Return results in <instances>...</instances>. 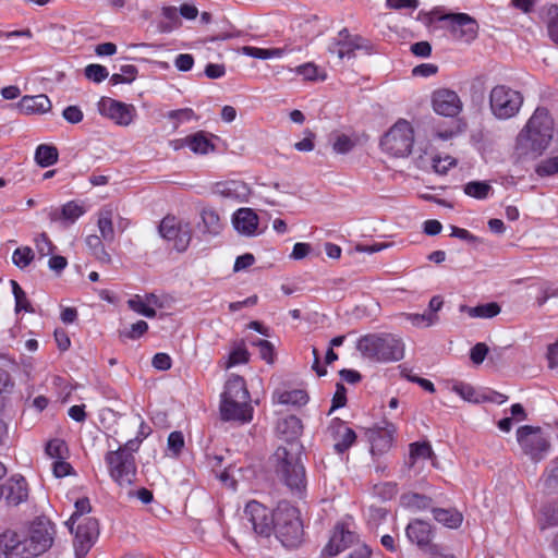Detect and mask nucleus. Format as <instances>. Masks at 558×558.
Wrapping results in <instances>:
<instances>
[{"instance_id":"1","label":"nucleus","mask_w":558,"mask_h":558,"mask_svg":"<svg viewBox=\"0 0 558 558\" xmlns=\"http://www.w3.org/2000/svg\"><path fill=\"white\" fill-rule=\"evenodd\" d=\"M53 535V524L45 517L35 519L23 537L7 530L0 534V558H35L51 547Z\"/></svg>"},{"instance_id":"2","label":"nucleus","mask_w":558,"mask_h":558,"mask_svg":"<svg viewBox=\"0 0 558 558\" xmlns=\"http://www.w3.org/2000/svg\"><path fill=\"white\" fill-rule=\"evenodd\" d=\"M363 357L375 362L399 361L404 356L401 339L391 333H369L361 337L356 343Z\"/></svg>"},{"instance_id":"3","label":"nucleus","mask_w":558,"mask_h":558,"mask_svg":"<svg viewBox=\"0 0 558 558\" xmlns=\"http://www.w3.org/2000/svg\"><path fill=\"white\" fill-rule=\"evenodd\" d=\"M554 121L549 111L538 107L518 136V143L533 153L542 154L553 140Z\"/></svg>"},{"instance_id":"4","label":"nucleus","mask_w":558,"mask_h":558,"mask_svg":"<svg viewBox=\"0 0 558 558\" xmlns=\"http://www.w3.org/2000/svg\"><path fill=\"white\" fill-rule=\"evenodd\" d=\"M274 529L277 538L288 549L302 543L303 525L298 508L288 501H280L274 510Z\"/></svg>"},{"instance_id":"5","label":"nucleus","mask_w":558,"mask_h":558,"mask_svg":"<svg viewBox=\"0 0 558 558\" xmlns=\"http://www.w3.org/2000/svg\"><path fill=\"white\" fill-rule=\"evenodd\" d=\"M287 447H278L272 454V465L277 476L293 492L301 493L305 488V469L298 453Z\"/></svg>"},{"instance_id":"6","label":"nucleus","mask_w":558,"mask_h":558,"mask_svg":"<svg viewBox=\"0 0 558 558\" xmlns=\"http://www.w3.org/2000/svg\"><path fill=\"white\" fill-rule=\"evenodd\" d=\"M523 95L507 85H496L489 93V109L498 120H508L515 117L522 105Z\"/></svg>"},{"instance_id":"7","label":"nucleus","mask_w":558,"mask_h":558,"mask_svg":"<svg viewBox=\"0 0 558 558\" xmlns=\"http://www.w3.org/2000/svg\"><path fill=\"white\" fill-rule=\"evenodd\" d=\"M413 143L412 125L407 120L400 119L383 136L380 146L393 157H405L411 153Z\"/></svg>"},{"instance_id":"8","label":"nucleus","mask_w":558,"mask_h":558,"mask_svg":"<svg viewBox=\"0 0 558 558\" xmlns=\"http://www.w3.org/2000/svg\"><path fill=\"white\" fill-rule=\"evenodd\" d=\"M105 461L110 477L121 487L131 486L136 480L135 458L123 450H112L106 453Z\"/></svg>"},{"instance_id":"9","label":"nucleus","mask_w":558,"mask_h":558,"mask_svg":"<svg viewBox=\"0 0 558 558\" xmlns=\"http://www.w3.org/2000/svg\"><path fill=\"white\" fill-rule=\"evenodd\" d=\"M517 440L522 451L536 462L544 459L550 447V442L542 428L530 425L518 428Z\"/></svg>"},{"instance_id":"10","label":"nucleus","mask_w":558,"mask_h":558,"mask_svg":"<svg viewBox=\"0 0 558 558\" xmlns=\"http://www.w3.org/2000/svg\"><path fill=\"white\" fill-rule=\"evenodd\" d=\"M159 234L167 241L173 242V247L178 252H184L192 240V230L190 223H183L174 216H166L159 223Z\"/></svg>"},{"instance_id":"11","label":"nucleus","mask_w":558,"mask_h":558,"mask_svg":"<svg viewBox=\"0 0 558 558\" xmlns=\"http://www.w3.org/2000/svg\"><path fill=\"white\" fill-rule=\"evenodd\" d=\"M438 20L449 22V32L454 39L471 43L477 37L478 24L466 13H444Z\"/></svg>"},{"instance_id":"12","label":"nucleus","mask_w":558,"mask_h":558,"mask_svg":"<svg viewBox=\"0 0 558 558\" xmlns=\"http://www.w3.org/2000/svg\"><path fill=\"white\" fill-rule=\"evenodd\" d=\"M243 519L257 535L267 537L274 530V512L256 500L246 504Z\"/></svg>"},{"instance_id":"13","label":"nucleus","mask_w":558,"mask_h":558,"mask_svg":"<svg viewBox=\"0 0 558 558\" xmlns=\"http://www.w3.org/2000/svg\"><path fill=\"white\" fill-rule=\"evenodd\" d=\"M75 524L76 530L73 542L75 558H84L99 535L98 521L95 518H85Z\"/></svg>"},{"instance_id":"14","label":"nucleus","mask_w":558,"mask_h":558,"mask_svg":"<svg viewBox=\"0 0 558 558\" xmlns=\"http://www.w3.org/2000/svg\"><path fill=\"white\" fill-rule=\"evenodd\" d=\"M98 110L101 116L111 119L116 124L128 126L135 117V108L112 98L102 97L98 102Z\"/></svg>"},{"instance_id":"15","label":"nucleus","mask_w":558,"mask_h":558,"mask_svg":"<svg viewBox=\"0 0 558 558\" xmlns=\"http://www.w3.org/2000/svg\"><path fill=\"white\" fill-rule=\"evenodd\" d=\"M405 532L410 542L415 543L421 549L428 554H438L439 545L432 543L433 531L429 523L414 520L409 523Z\"/></svg>"},{"instance_id":"16","label":"nucleus","mask_w":558,"mask_h":558,"mask_svg":"<svg viewBox=\"0 0 558 558\" xmlns=\"http://www.w3.org/2000/svg\"><path fill=\"white\" fill-rule=\"evenodd\" d=\"M220 415L223 421H235L241 424L250 423L253 418L251 399L244 402L235 399H221Z\"/></svg>"},{"instance_id":"17","label":"nucleus","mask_w":558,"mask_h":558,"mask_svg":"<svg viewBox=\"0 0 558 558\" xmlns=\"http://www.w3.org/2000/svg\"><path fill=\"white\" fill-rule=\"evenodd\" d=\"M434 110L445 117H456L462 110V101L458 94L451 89L441 88L433 93Z\"/></svg>"},{"instance_id":"18","label":"nucleus","mask_w":558,"mask_h":558,"mask_svg":"<svg viewBox=\"0 0 558 558\" xmlns=\"http://www.w3.org/2000/svg\"><path fill=\"white\" fill-rule=\"evenodd\" d=\"M327 434L335 441L333 447L338 453L347 451L356 440L355 432L338 417L331 420Z\"/></svg>"},{"instance_id":"19","label":"nucleus","mask_w":558,"mask_h":558,"mask_svg":"<svg viewBox=\"0 0 558 558\" xmlns=\"http://www.w3.org/2000/svg\"><path fill=\"white\" fill-rule=\"evenodd\" d=\"M357 535L349 530H345L343 525H337L328 542L323 549V556L332 557L339 553L354 546L357 543Z\"/></svg>"},{"instance_id":"20","label":"nucleus","mask_w":558,"mask_h":558,"mask_svg":"<svg viewBox=\"0 0 558 558\" xmlns=\"http://www.w3.org/2000/svg\"><path fill=\"white\" fill-rule=\"evenodd\" d=\"M211 134L205 131H198L187 135L184 138L175 140L172 146L175 150L189 147L194 154L205 155L215 150V144L211 142Z\"/></svg>"},{"instance_id":"21","label":"nucleus","mask_w":558,"mask_h":558,"mask_svg":"<svg viewBox=\"0 0 558 558\" xmlns=\"http://www.w3.org/2000/svg\"><path fill=\"white\" fill-rule=\"evenodd\" d=\"M0 490L9 506H19L28 497L27 483L22 476H12Z\"/></svg>"},{"instance_id":"22","label":"nucleus","mask_w":558,"mask_h":558,"mask_svg":"<svg viewBox=\"0 0 558 558\" xmlns=\"http://www.w3.org/2000/svg\"><path fill=\"white\" fill-rule=\"evenodd\" d=\"M214 193L225 198L244 202L250 195V187L243 181L229 180L223 182H217L214 185Z\"/></svg>"},{"instance_id":"23","label":"nucleus","mask_w":558,"mask_h":558,"mask_svg":"<svg viewBox=\"0 0 558 558\" xmlns=\"http://www.w3.org/2000/svg\"><path fill=\"white\" fill-rule=\"evenodd\" d=\"M232 223L239 233L253 236L258 228V216L252 208H240L234 213Z\"/></svg>"},{"instance_id":"24","label":"nucleus","mask_w":558,"mask_h":558,"mask_svg":"<svg viewBox=\"0 0 558 558\" xmlns=\"http://www.w3.org/2000/svg\"><path fill=\"white\" fill-rule=\"evenodd\" d=\"M16 106L23 114H43L50 111L52 107L50 99L44 94L24 96Z\"/></svg>"},{"instance_id":"25","label":"nucleus","mask_w":558,"mask_h":558,"mask_svg":"<svg viewBox=\"0 0 558 558\" xmlns=\"http://www.w3.org/2000/svg\"><path fill=\"white\" fill-rule=\"evenodd\" d=\"M221 399H235L243 402L251 399L250 392L243 377L231 375L225 385V391Z\"/></svg>"},{"instance_id":"26","label":"nucleus","mask_w":558,"mask_h":558,"mask_svg":"<svg viewBox=\"0 0 558 558\" xmlns=\"http://www.w3.org/2000/svg\"><path fill=\"white\" fill-rule=\"evenodd\" d=\"M362 38L359 36L352 37L347 28L339 32V41L337 54L340 59H351L355 56L354 51L362 48Z\"/></svg>"},{"instance_id":"27","label":"nucleus","mask_w":558,"mask_h":558,"mask_svg":"<svg viewBox=\"0 0 558 558\" xmlns=\"http://www.w3.org/2000/svg\"><path fill=\"white\" fill-rule=\"evenodd\" d=\"M112 217L113 209L111 206H105L98 213L97 226L100 232V236L107 243H112L114 241Z\"/></svg>"},{"instance_id":"28","label":"nucleus","mask_w":558,"mask_h":558,"mask_svg":"<svg viewBox=\"0 0 558 558\" xmlns=\"http://www.w3.org/2000/svg\"><path fill=\"white\" fill-rule=\"evenodd\" d=\"M84 213L85 209L81 205L72 201L64 204L60 209H52L49 213V219L51 221L65 220L69 222H74Z\"/></svg>"},{"instance_id":"29","label":"nucleus","mask_w":558,"mask_h":558,"mask_svg":"<svg viewBox=\"0 0 558 558\" xmlns=\"http://www.w3.org/2000/svg\"><path fill=\"white\" fill-rule=\"evenodd\" d=\"M303 429L302 421L295 415H289L278 422L277 430L286 440H293L301 435Z\"/></svg>"},{"instance_id":"30","label":"nucleus","mask_w":558,"mask_h":558,"mask_svg":"<svg viewBox=\"0 0 558 558\" xmlns=\"http://www.w3.org/2000/svg\"><path fill=\"white\" fill-rule=\"evenodd\" d=\"M434 519L450 529H457L461 525L463 517L456 509L432 508Z\"/></svg>"},{"instance_id":"31","label":"nucleus","mask_w":558,"mask_h":558,"mask_svg":"<svg viewBox=\"0 0 558 558\" xmlns=\"http://www.w3.org/2000/svg\"><path fill=\"white\" fill-rule=\"evenodd\" d=\"M460 311L466 312L469 314V316L473 317V318H477V317L478 318H493L500 313L501 307L498 303L490 302V303L481 304V305H477L474 307L461 305Z\"/></svg>"},{"instance_id":"32","label":"nucleus","mask_w":558,"mask_h":558,"mask_svg":"<svg viewBox=\"0 0 558 558\" xmlns=\"http://www.w3.org/2000/svg\"><path fill=\"white\" fill-rule=\"evenodd\" d=\"M203 222V232L217 235L222 229L220 216L213 208H204L201 213Z\"/></svg>"},{"instance_id":"33","label":"nucleus","mask_w":558,"mask_h":558,"mask_svg":"<svg viewBox=\"0 0 558 558\" xmlns=\"http://www.w3.org/2000/svg\"><path fill=\"white\" fill-rule=\"evenodd\" d=\"M58 157V149L53 145L40 144L35 151V160L43 168L54 165Z\"/></svg>"},{"instance_id":"34","label":"nucleus","mask_w":558,"mask_h":558,"mask_svg":"<svg viewBox=\"0 0 558 558\" xmlns=\"http://www.w3.org/2000/svg\"><path fill=\"white\" fill-rule=\"evenodd\" d=\"M104 239L100 235L90 234L85 239L87 247L92 254L101 263L109 264L111 262L110 255L105 250Z\"/></svg>"},{"instance_id":"35","label":"nucleus","mask_w":558,"mask_h":558,"mask_svg":"<svg viewBox=\"0 0 558 558\" xmlns=\"http://www.w3.org/2000/svg\"><path fill=\"white\" fill-rule=\"evenodd\" d=\"M463 191L470 197L485 199L493 191V187L486 181H471L464 185Z\"/></svg>"},{"instance_id":"36","label":"nucleus","mask_w":558,"mask_h":558,"mask_svg":"<svg viewBox=\"0 0 558 558\" xmlns=\"http://www.w3.org/2000/svg\"><path fill=\"white\" fill-rule=\"evenodd\" d=\"M402 504L409 508H413L416 510H432V498L420 495L417 493H408L403 494L401 497Z\"/></svg>"},{"instance_id":"37","label":"nucleus","mask_w":558,"mask_h":558,"mask_svg":"<svg viewBox=\"0 0 558 558\" xmlns=\"http://www.w3.org/2000/svg\"><path fill=\"white\" fill-rule=\"evenodd\" d=\"M242 51L244 54H246L248 57L262 59V60L281 57L283 53V50L279 49V48L266 49V48H258V47H252V46H244L242 48Z\"/></svg>"},{"instance_id":"38","label":"nucleus","mask_w":558,"mask_h":558,"mask_svg":"<svg viewBox=\"0 0 558 558\" xmlns=\"http://www.w3.org/2000/svg\"><path fill=\"white\" fill-rule=\"evenodd\" d=\"M307 401L308 396L302 389L283 391L278 396V402L282 404L304 405Z\"/></svg>"},{"instance_id":"39","label":"nucleus","mask_w":558,"mask_h":558,"mask_svg":"<svg viewBox=\"0 0 558 558\" xmlns=\"http://www.w3.org/2000/svg\"><path fill=\"white\" fill-rule=\"evenodd\" d=\"M434 452L428 442H413L410 445V465L412 466L418 459H430Z\"/></svg>"},{"instance_id":"40","label":"nucleus","mask_w":558,"mask_h":558,"mask_svg":"<svg viewBox=\"0 0 558 558\" xmlns=\"http://www.w3.org/2000/svg\"><path fill=\"white\" fill-rule=\"evenodd\" d=\"M402 317L409 320L412 325L416 327H429L438 323L439 317L436 314H412V313H402Z\"/></svg>"},{"instance_id":"41","label":"nucleus","mask_w":558,"mask_h":558,"mask_svg":"<svg viewBox=\"0 0 558 558\" xmlns=\"http://www.w3.org/2000/svg\"><path fill=\"white\" fill-rule=\"evenodd\" d=\"M90 502L88 498H81L77 499L75 502V511L70 517L66 524L69 525L71 532H74V524L76 522H80V520L85 519L86 517H83L85 513H88L90 511Z\"/></svg>"},{"instance_id":"42","label":"nucleus","mask_w":558,"mask_h":558,"mask_svg":"<svg viewBox=\"0 0 558 558\" xmlns=\"http://www.w3.org/2000/svg\"><path fill=\"white\" fill-rule=\"evenodd\" d=\"M452 390L465 401L474 403L482 402V396L469 384L457 383L452 386Z\"/></svg>"},{"instance_id":"43","label":"nucleus","mask_w":558,"mask_h":558,"mask_svg":"<svg viewBox=\"0 0 558 558\" xmlns=\"http://www.w3.org/2000/svg\"><path fill=\"white\" fill-rule=\"evenodd\" d=\"M46 453L54 460L66 459L69 449L64 440L54 438L47 444Z\"/></svg>"},{"instance_id":"44","label":"nucleus","mask_w":558,"mask_h":558,"mask_svg":"<svg viewBox=\"0 0 558 558\" xmlns=\"http://www.w3.org/2000/svg\"><path fill=\"white\" fill-rule=\"evenodd\" d=\"M539 177L558 175V155L542 160L535 169Z\"/></svg>"},{"instance_id":"45","label":"nucleus","mask_w":558,"mask_h":558,"mask_svg":"<svg viewBox=\"0 0 558 558\" xmlns=\"http://www.w3.org/2000/svg\"><path fill=\"white\" fill-rule=\"evenodd\" d=\"M34 252L31 247H17L12 255V262L19 268L27 267L34 259Z\"/></svg>"},{"instance_id":"46","label":"nucleus","mask_w":558,"mask_h":558,"mask_svg":"<svg viewBox=\"0 0 558 558\" xmlns=\"http://www.w3.org/2000/svg\"><path fill=\"white\" fill-rule=\"evenodd\" d=\"M161 13L163 17L169 21V23L160 25L161 32H171L173 28L181 25L178 9L175 7H163L161 9Z\"/></svg>"},{"instance_id":"47","label":"nucleus","mask_w":558,"mask_h":558,"mask_svg":"<svg viewBox=\"0 0 558 558\" xmlns=\"http://www.w3.org/2000/svg\"><path fill=\"white\" fill-rule=\"evenodd\" d=\"M547 32L550 39L558 45V5L547 9Z\"/></svg>"},{"instance_id":"48","label":"nucleus","mask_w":558,"mask_h":558,"mask_svg":"<svg viewBox=\"0 0 558 558\" xmlns=\"http://www.w3.org/2000/svg\"><path fill=\"white\" fill-rule=\"evenodd\" d=\"M295 73L303 76L304 80L307 81H315V80H322L324 81L326 78V75H319L318 68L314 63H305L295 69Z\"/></svg>"},{"instance_id":"49","label":"nucleus","mask_w":558,"mask_h":558,"mask_svg":"<svg viewBox=\"0 0 558 558\" xmlns=\"http://www.w3.org/2000/svg\"><path fill=\"white\" fill-rule=\"evenodd\" d=\"M544 485L547 489H558V460H554L544 475Z\"/></svg>"},{"instance_id":"50","label":"nucleus","mask_w":558,"mask_h":558,"mask_svg":"<svg viewBox=\"0 0 558 558\" xmlns=\"http://www.w3.org/2000/svg\"><path fill=\"white\" fill-rule=\"evenodd\" d=\"M108 75H109V72L106 69V66H104V65L89 64L85 68V76L95 83L102 82L104 80H106L108 77Z\"/></svg>"},{"instance_id":"51","label":"nucleus","mask_w":558,"mask_h":558,"mask_svg":"<svg viewBox=\"0 0 558 558\" xmlns=\"http://www.w3.org/2000/svg\"><path fill=\"white\" fill-rule=\"evenodd\" d=\"M129 307L134 312L142 314L148 318H153L156 316V310L147 306L140 296L131 299L128 301Z\"/></svg>"},{"instance_id":"52","label":"nucleus","mask_w":558,"mask_h":558,"mask_svg":"<svg viewBox=\"0 0 558 558\" xmlns=\"http://www.w3.org/2000/svg\"><path fill=\"white\" fill-rule=\"evenodd\" d=\"M35 245L37 253L40 255V257L51 255L54 250V245L49 240L46 233H41L36 238Z\"/></svg>"},{"instance_id":"53","label":"nucleus","mask_w":558,"mask_h":558,"mask_svg":"<svg viewBox=\"0 0 558 558\" xmlns=\"http://www.w3.org/2000/svg\"><path fill=\"white\" fill-rule=\"evenodd\" d=\"M332 147L338 154H347L354 147V142L345 134H337Z\"/></svg>"},{"instance_id":"54","label":"nucleus","mask_w":558,"mask_h":558,"mask_svg":"<svg viewBox=\"0 0 558 558\" xmlns=\"http://www.w3.org/2000/svg\"><path fill=\"white\" fill-rule=\"evenodd\" d=\"M347 403V389L343 384L337 383L336 392L332 398L331 408L328 411V415H330L336 409L344 407Z\"/></svg>"},{"instance_id":"55","label":"nucleus","mask_w":558,"mask_h":558,"mask_svg":"<svg viewBox=\"0 0 558 558\" xmlns=\"http://www.w3.org/2000/svg\"><path fill=\"white\" fill-rule=\"evenodd\" d=\"M148 329V324L145 320H138L131 326L130 329L121 331V337L128 339H137L143 336Z\"/></svg>"},{"instance_id":"56","label":"nucleus","mask_w":558,"mask_h":558,"mask_svg":"<svg viewBox=\"0 0 558 558\" xmlns=\"http://www.w3.org/2000/svg\"><path fill=\"white\" fill-rule=\"evenodd\" d=\"M184 447V437L181 432H172L168 436V449L178 456Z\"/></svg>"},{"instance_id":"57","label":"nucleus","mask_w":558,"mask_h":558,"mask_svg":"<svg viewBox=\"0 0 558 558\" xmlns=\"http://www.w3.org/2000/svg\"><path fill=\"white\" fill-rule=\"evenodd\" d=\"M253 344L259 348V355L263 360H265L267 363H272L274 345L269 341L257 339L253 342Z\"/></svg>"},{"instance_id":"58","label":"nucleus","mask_w":558,"mask_h":558,"mask_svg":"<svg viewBox=\"0 0 558 558\" xmlns=\"http://www.w3.org/2000/svg\"><path fill=\"white\" fill-rule=\"evenodd\" d=\"M248 352L244 347L235 348L229 355L228 367L246 363L248 361Z\"/></svg>"},{"instance_id":"59","label":"nucleus","mask_w":558,"mask_h":558,"mask_svg":"<svg viewBox=\"0 0 558 558\" xmlns=\"http://www.w3.org/2000/svg\"><path fill=\"white\" fill-rule=\"evenodd\" d=\"M488 351L489 349L486 343L478 342L471 349L470 359L474 364H482Z\"/></svg>"},{"instance_id":"60","label":"nucleus","mask_w":558,"mask_h":558,"mask_svg":"<svg viewBox=\"0 0 558 558\" xmlns=\"http://www.w3.org/2000/svg\"><path fill=\"white\" fill-rule=\"evenodd\" d=\"M195 116L194 111L191 108H183L178 110H171L168 112L167 117L171 120L178 121L175 123L174 129L178 128L179 123L182 121H189L193 119Z\"/></svg>"},{"instance_id":"61","label":"nucleus","mask_w":558,"mask_h":558,"mask_svg":"<svg viewBox=\"0 0 558 558\" xmlns=\"http://www.w3.org/2000/svg\"><path fill=\"white\" fill-rule=\"evenodd\" d=\"M62 117L69 123L77 124L83 120L84 114H83V111L77 106H68L66 108L63 109Z\"/></svg>"},{"instance_id":"62","label":"nucleus","mask_w":558,"mask_h":558,"mask_svg":"<svg viewBox=\"0 0 558 558\" xmlns=\"http://www.w3.org/2000/svg\"><path fill=\"white\" fill-rule=\"evenodd\" d=\"M542 514L545 518L546 526L558 525V506H545L542 508ZM545 525H543V529Z\"/></svg>"},{"instance_id":"63","label":"nucleus","mask_w":558,"mask_h":558,"mask_svg":"<svg viewBox=\"0 0 558 558\" xmlns=\"http://www.w3.org/2000/svg\"><path fill=\"white\" fill-rule=\"evenodd\" d=\"M372 555V549L363 543L354 544L353 550L345 558H369Z\"/></svg>"},{"instance_id":"64","label":"nucleus","mask_w":558,"mask_h":558,"mask_svg":"<svg viewBox=\"0 0 558 558\" xmlns=\"http://www.w3.org/2000/svg\"><path fill=\"white\" fill-rule=\"evenodd\" d=\"M546 359L549 368H556L558 366V341L547 347Z\"/></svg>"}]
</instances>
